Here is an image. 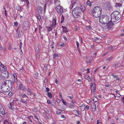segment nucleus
Segmentation results:
<instances>
[{"mask_svg":"<svg viewBox=\"0 0 124 124\" xmlns=\"http://www.w3.org/2000/svg\"><path fill=\"white\" fill-rule=\"evenodd\" d=\"M72 15L75 18H79L81 14L80 8L77 7L73 9L72 12Z\"/></svg>","mask_w":124,"mask_h":124,"instance_id":"4","label":"nucleus"},{"mask_svg":"<svg viewBox=\"0 0 124 124\" xmlns=\"http://www.w3.org/2000/svg\"><path fill=\"white\" fill-rule=\"evenodd\" d=\"M59 45L60 46H64V44L63 42H61L59 44Z\"/></svg>","mask_w":124,"mask_h":124,"instance_id":"47","label":"nucleus"},{"mask_svg":"<svg viewBox=\"0 0 124 124\" xmlns=\"http://www.w3.org/2000/svg\"><path fill=\"white\" fill-rule=\"evenodd\" d=\"M14 25L15 26H17L18 25V22L17 21L14 22Z\"/></svg>","mask_w":124,"mask_h":124,"instance_id":"52","label":"nucleus"},{"mask_svg":"<svg viewBox=\"0 0 124 124\" xmlns=\"http://www.w3.org/2000/svg\"><path fill=\"white\" fill-rule=\"evenodd\" d=\"M60 54H54L53 55V58L55 59L56 57H59L60 56Z\"/></svg>","mask_w":124,"mask_h":124,"instance_id":"23","label":"nucleus"},{"mask_svg":"<svg viewBox=\"0 0 124 124\" xmlns=\"http://www.w3.org/2000/svg\"><path fill=\"white\" fill-rule=\"evenodd\" d=\"M0 63H1V66L2 67H3L4 69L6 70L7 69V68L6 67L4 66V65L2 64L1 62H0Z\"/></svg>","mask_w":124,"mask_h":124,"instance_id":"44","label":"nucleus"},{"mask_svg":"<svg viewBox=\"0 0 124 124\" xmlns=\"http://www.w3.org/2000/svg\"><path fill=\"white\" fill-rule=\"evenodd\" d=\"M14 82H16L17 81V76L16 74H14L13 75Z\"/></svg>","mask_w":124,"mask_h":124,"instance_id":"19","label":"nucleus"},{"mask_svg":"<svg viewBox=\"0 0 124 124\" xmlns=\"http://www.w3.org/2000/svg\"><path fill=\"white\" fill-rule=\"evenodd\" d=\"M53 27H47L46 28L48 31H50L53 29Z\"/></svg>","mask_w":124,"mask_h":124,"instance_id":"39","label":"nucleus"},{"mask_svg":"<svg viewBox=\"0 0 124 124\" xmlns=\"http://www.w3.org/2000/svg\"><path fill=\"white\" fill-rule=\"evenodd\" d=\"M107 7L109 10H112L113 7L112 6L110 5H108Z\"/></svg>","mask_w":124,"mask_h":124,"instance_id":"37","label":"nucleus"},{"mask_svg":"<svg viewBox=\"0 0 124 124\" xmlns=\"http://www.w3.org/2000/svg\"><path fill=\"white\" fill-rule=\"evenodd\" d=\"M54 3L55 5H59L60 4V2L58 0H55L54 2Z\"/></svg>","mask_w":124,"mask_h":124,"instance_id":"29","label":"nucleus"},{"mask_svg":"<svg viewBox=\"0 0 124 124\" xmlns=\"http://www.w3.org/2000/svg\"><path fill=\"white\" fill-rule=\"evenodd\" d=\"M4 109L2 106V105L0 104V111H1V110H2Z\"/></svg>","mask_w":124,"mask_h":124,"instance_id":"53","label":"nucleus"},{"mask_svg":"<svg viewBox=\"0 0 124 124\" xmlns=\"http://www.w3.org/2000/svg\"><path fill=\"white\" fill-rule=\"evenodd\" d=\"M93 101L94 102H96L98 101V100L97 97L94 96L93 97Z\"/></svg>","mask_w":124,"mask_h":124,"instance_id":"33","label":"nucleus"},{"mask_svg":"<svg viewBox=\"0 0 124 124\" xmlns=\"http://www.w3.org/2000/svg\"><path fill=\"white\" fill-rule=\"evenodd\" d=\"M62 37L63 39L65 40L66 41L67 40V39L65 36L64 35H63Z\"/></svg>","mask_w":124,"mask_h":124,"instance_id":"61","label":"nucleus"},{"mask_svg":"<svg viewBox=\"0 0 124 124\" xmlns=\"http://www.w3.org/2000/svg\"><path fill=\"white\" fill-rule=\"evenodd\" d=\"M4 73L5 74V77L6 79L8 78L9 76V74L8 72L7 71V70H4Z\"/></svg>","mask_w":124,"mask_h":124,"instance_id":"17","label":"nucleus"},{"mask_svg":"<svg viewBox=\"0 0 124 124\" xmlns=\"http://www.w3.org/2000/svg\"><path fill=\"white\" fill-rule=\"evenodd\" d=\"M93 2H91L90 1L88 0L86 2V5L90 7L91 6L92 3H93Z\"/></svg>","mask_w":124,"mask_h":124,"instance_id":"27","label":"nucleus"},{"mask_svg":"<svg viewBox=\"0 0 124 124\" xmlns=\"http://www.w3.org/2000/svg\"><path fill=\"white\" fill-rule=\"evenodd\" d=\"M18 89H19L24 91L25 90V88L24 86H23L22 84H20L18 85Z\"/></svg>","mask_w":124,"mask_h":124,"instance_id":"16","label":"nucleus"},{"mask_svg":"<svg viewBox=\"0 0 124 124\" xmlns=\"http://www.w3.org/2000/svg\"><path fill=\"white\" fill-rule=\"evenodd\" d=\"M28 98H22L21 99H23V101H24V103H27L29 101V100L28 99Z\"/></svg>","mask_w":124,"mask_h":124,"instance_id":"32","label":"nucleus"},{"mask_svg":"<svg viewBox=\"0 0 124 124\" xmlns=\"http://www.w3.org/2000/svg\"><path fill=\"white\" fill-rule=\"evenodd\" d=\"M37 19L39 20L40 22H41L42 19L40 16L39 15H38V16H37Z\"/></svg>","mask_w":124,"mask_h":124,"instance_id":"36","label":"nucleus"},{"mask_svg":"<svg viewBox=\"0 0 124 124\" xmlns=\"http://www.w3.org/2000/svg\"><path fill=\"white\" fill-rule=\"evenodd\" d=\"M86 29L88 30H91V26H86L85 27Z\"/></svg>","mask_w":124,"mask_h":124,"instance_id":"46","label":"nucleus"},{"mask_svg":"<svg viewBox=\"0 0 124 124\" xmlns=\"http://www.w3.org/2000/svg\"><path fill=\"white\" fill-rule=\"evenodd\" d=\"M0 112L1 113V114L3 115H4V117L6 116V114L5 113V111L4 110V109H3V110H1V111H0Z\"/></svg>","mask_w":124,"mask_h":124,"instance_id":"35","label":"nucleus"},{"mask_svg":"<svg viewBox=\"0 0 124 124\" xmlns=\"http://www.w3.org/2000/svg\"><path fill=\"white\" fill-rule=\"evenodd\" d=\"M111 75L114 78H116L117 80H119L120 79V78L117 77V76L113 74H112Z\"/></svg>","mask_w":124,"mask_h":124,"instance_id":"28","label":"nucleus"},{"mask_svg":"<svg viewBox=\"0 0 124 124\" xmlns=\"http://www.w3.org/2000/svg\"><path fill=\"white\" fill-rule=\"evenodd\" d=\"M103 18V20L104 21V24H106L109 22V17L107 16H105Z\"/></svg>","mask_w":124,"mask_h":124,"instance_id":"12","label":"nucleus"},{"mask_svg":"<svg viewBox=\"0 0 124 124\" xmlns=\"http://www.w3.org/2000/svg\"><path fill=\"white\" fill-rule=\"evenodd\" d=\"M90 88L91 91V93H92V90H93V93L94 94H96V92L95 90L96 89V85L94 83L91 84L90 86Z\"/></svg>","mask_w":124,"mask_h":124,"instance_id":"7","label":"nucleus"},{"mask_svg":"<svg viewBox=\"0 0 124 124\" xmlns=\"http://www.w3.org/2000/svg\"><path fill=\"white\" fill-rule=\"evenodd\" d=\"M92 107L93 109V110L95 111L96 109V105L94 103H93L92 104Z\"/></svg>","mask_w":124,"mask_h":124,"instance_id":"20","label":"nucleus"},{"mask_svg":"<svg viewBox=\"0 0 124 124\" xmlns=\"http://www.w3.org/2000/svg\"><path fill=\"white\" fill-rule=\"evenodd\" d=\"M35 49L36 54L37 57L38 58L39 55V46H37V47L35 48Z\"/></svg>","mask_w":124,"mask_h":124,"instance_id":"13","label":"nucleus"},{"mask_svg":"<svg viewBox=\"0 0 124 124\" xmlns=\"http://www.w3.org/2000/svg\"><path fill=\"white\" fill-rule=\"evenodd\" d=\"M4 70H2L0 73V77L3 80H5L6 79L5 77V74L4 72Z\"/></svg>","mask_w":124,"mask_h":124,"instance_id":"11","label":"nucleus"},{"mask_svg":"<svg viewBox=\"0 0 124 124\" xmlns=\"http://www.w3.org/2000/svg\"><path fill=\"white\" fill-rule=\"evenodd\" d=\"M55 10L57 13L61 15L63 12V7L60 5H57L56 7Z\"/></svg>","mask_w":124,"mask_h":124,"instance_id":"5","label":"nucleus"},{"mask_svg":"<svg viewBox=\"0 0 124 124\" xmlns=\"http://www.w3.org/2000/svg\"><path fill=\"white\" fill-rule=\"evenodd\" d=\"M122 100L123 101V104H124V96L122 98Z\"/></svg>","mask_w":124,"mask_h":124,"instance_id":"64","label":"nucleus"},{"mask_svg":"<svg viewBox=\"0 0 124 124\" xmlns=\"http://www.w3.org/2000/svg\"><path fill=\"white\" fill-rule=\"evenodd\" d=\"M12 85V83L11 81L9 80L4 81L1 86L2 91L4 92H8L11 89Z\"/></svg>","mask_w":124,"mask_h":124,"instance_id":"1","label":"nucleus"},{"mask_svg":"<svg viewBox=\"0 0 124 124\" xmlns=\"http://www.w3.org/2000/svg\"><path fill=\"white\" fill-rule=\"evenodd\" d=\"M12 95V93L11 92H10L8 93V95L10 96H11Z\"/></svg>","mask_w":124,"mask_h":124,"instance_id":"63","label":"nucleus"},{"mask_svg":"<svg viewBox=\"0 0 124 124\" xmlns=\"http://www.w3.org/2000/svg\"><path fill=\"white\" fill-rule=\"evenodd\" d=\"M112 59V57H108L107 59V61L111 60Z\"/></svg>","mask_w":124,"mask_h":124,"instance_id":"54","label":"nucleus"},{"mask_svg":"<svg viewBox=\"0 0 124 124\" xmlns=\"http://www.w3.org/2000/svg\"><path fill=\"white\" fill-rule=\"evenodd\" d=\"M113 22H112L109 21V23H107V24L105 27V29H107L108 30H109L111 28L112 25V23Z\"/></svg>","mask_w":124,"mask_h":124,"instance_id":"9","label":"nucleus"},{"mask_svg":"<svg viewBox=\"0 0 124 124\" xmlns=\"http://www.w3.org/2000/svg\"><path fill=\"white\" fill-rule=\"evenodd\" d=\"M64 20V17L63 16V15H62V17H61V23H62L63 21Z\"/></svg>","mask_w":124,"mask_h":124,"instance_id":"51","label":"nucleus"},{"mask_svg":"<svg viewBox=\"0 0 124 124\" xmlns=\"http://www.w3.org/2000/svg\"><path fill=\"white\" fill-rule=\"evenodd\" d=\"M121 17V15L120 13L118 11H115L111 14L110 21L113 22H116L119 20Z\"/></svg>","mask_w":124,"mask_h":124,"instance_id":"2","label":"nucleus"},{"mask_svg":"<svg viewBox=\"0 0 124 124\" xmlns=\"http://www.w3.org/2000/svg\"><path fill=\"white\" fill-rule=\"evenodd\" d=\"M61 101L64 105L65 106L67 105L68 104L66 102L64 99L62 98L61 99Z\"/></svg>","mask_w":124,"mask_h":124,"instance_id":"30","label":"nucleus"},{"mask_svg":"<svg viewBox=\"0 0 124 124\" xmlns=\"http://www.w3.org/2000/svg\"><path fill=\"white\" fill-rule=\"evenodd\" d=\"M28 118L29 119L30 122L31 123L32 122V119L33 118V116H30L28 117Z\"/></svg>","mask_w":124,"mask_h":124,"instance_id":"40","label":"nucleus"},{"mask_svg":"<svg viewBox=\"0 0 124 124\" xmlns=\"http://www.w3.org/2000/svg\"><path fill=\"white\" fill-rule=\"evenodd\" d=\"M71 4L70 7V9H71L74 6H77L80 4V2L78 0H73Z\"/></svg>","mask_w":124,"mask_h":124,"instance_id":"6","label":"nucleus"},{"mask_svg":"<svg viewBox=\"0 0 124 124\" xmlns=\"http://www.w3.org/2000/svg\"><path fill=\"white\" fill-rule=\"evenodd\" d=\"M103 19V16H101L99 18V21L102 24H104Z\"/></svg>","mask_w":124,"mask_h":124,"instance_id":"21","label":"nucleus"},{"mask_svg":"<svg viewBox=\"0 0 124 124\" xmlns=\"http://www.w3.org/2000/svg\"><path fill=\"white\" fill-rule=\"evenodd\" d=\"M46 92H47V93L49 91V89L48 87H46Z\"/></svg>","mask_w":124,"mask_h":124,"instance_id":"62","label":"nucleus"},{"mask_svg":"<svg viewBox=\"0 0 124 124\" xmlns=\"http://www.w3.org/2000/svg\"><path fill=\"white\" fill-rule=\"evenodd\" d=\"M21 95L22 97V98H28V97H27V96H26V95L24 93H21Z\"/></svg>","mask_w":124,"mask_h":124,"instance_id":"24","label":"nucleus"},{"mask_svg":"<svg viewBox=\"0 0 124 124\" xmlns=\"http://www.w3.org/2000/svg\"><path fill=\"white\" fill-rule=\"evenodd\" d=\"M53 0H48V2L50 5L53 3Z\"/></svg>","mask_w":124,"mask_h":124,"instance_id":"49","label":"nucleus"},{"mask_svg":"<svg viewBox=\"0 0 124 124\" xmlns=\"http://www.w3.org/2000/svg\"><path fill=\"white\" fill-rule=\"evenodd\" d=\"M47 95L48 97L50 98H52V95L51 93L50 92L47 93Z\"/></svg>","mask_w":124,"mask_h":124,"instance_id":"42","label":"nucleus"},{"mask_svg":"<svg viewBox=\"0 0 124 124\" xmlns=\"http://www.w3.org/2000/svg\"><path fill=\"white\" fill-rule=\"evenodd\" d=\"M67 97L71 100H73L74 97L73 96H68Z\"/></svg>","mask_w":124,"mask_h":124,"instance_id":"55","label":"nucleus"},{"mask_svg":"<svg viewBox=\"0 0 124 124\" xmlns=\"http://www.w3.org/2000/svg\"><path fill=\"white\" fill-rule=\"evenodd\" d=\"M122 4L120 3H116L115 5V7L118 8L122 7Z\"/></svg>","mask_w":124,"mask_h":124,"instance_id":"18","label":"nucleus"},{"mask_svg":"<svg viewBox=\"0 0 124 124\" xmlns=\"http://www.w3.org/2000/svg\"><path fill=\"white\" fill-rule=\"evenodd\" d=\"M25 2L26 3L27 5L26 7L27 8H29V2L28 1V0H25Z\"/></svg>","mask_w":124,"mask_h":124,"instance_id":"38","label":"nucleus"},{"mask_svg":"<svg viewBox=\"0 0 124 124\" xmlns=\"http://www.w3.org/2000/svg\"><path fill=\"white\" fill-rule=\"evenodd\" d=\"M76 44H77V47L78 48L79 47V43L78 41H76Z\"/></svg>","mask_w":124,"mask_h":124,"instance_id":"60","label":"nucleus"},{"mask_svg":"<svg viewBox=\"0 0 124 124\" xmlns=\"http://www.w3.org/2000/svg\"><path fill=\"white\" fill-rule=\"evenodd\" d=\"M99 38H95L93 39V40L94 41H96L97 40H98Z\"/></svg>","mask_w":124,"mask_h":124,"instance_id":"56","label":"nucleus"},{"mask_svg":"<svg viewBox=\"0 0 124 124\" xmlns=\"http://www.w3.org/2000/svg\"><path fill=\"white\" fill-rule=\"evenodd\" d=\"M4 13H5V16H6V17H7L8 16V15L7 13V11H6V9H5V10Z\"/></svg>","mask_w":124,"mask_h":124,"instance_id":"58","label":"nucleus"},{"mask_svg":"<svg viewBox=\"0 0 124 124\" xmlns=\"http://www.w3.org/2000/svg\"><path fill=\"white\" fill-rule=\"evenodd\" d=\"M16 8V9L19 11L20 10L22 11L23 9V8L19 6H18V7H17Z\"/></svg>","mask_w":124,"mask_h":124,"instance_id":"34","label":"nucleus"},{"mask_svg":"<svg viewBox=\"0 0 124 124\" xmlns=\"http://www.w3.org/2000/svg\"><path fill=\"white\" fill-rule=\"evenodd\" d=\"M14 102H15L14 100H13V101L11 102L8 104V107L10 109H12L14 108Z\"/></svg>","mask_w":124,"mask_h":124,"instance_id":"14","label":"nucleus"},{"mask_svg":"<svg viewBox=\"0 0 124 124\" xmlns=\"http://www.w3.org/2000/svg\"><path fill=\"white\" fill-rule=\"evenodd\" d=\"M46 4H45V5L43 7L44 9V12H45V11H46Z\"/></svg>","mask_w":124,"mask_h":124,"instance_id":"57","label":"nucleus"},{"mask_svg":"<svg viewBox=\"0 0 124 124\" xmlns=\"http://www.w3.org/2000/svg\"><path fill=\"white\" fill-rule=\"evenodd\" d=\"M23 99H21L19 101L18 99L14 100L15 102L17 104H18L20 105H22L23 103H24V101H23Z\"/></svg>","mask_w":124,"mask_h":124,"instance_id":"10","label":"nucleus"},{"mask_svg":"<svg viewBox=\"0 0 124 124\" xmlns=\"http://www.w3.org/2000/svg\"><path fill=\"white\" fill-rule=\"evenodd\" d=\"M29 95H31L33 94L32 93L31 91V90L29 88H28L27 90Z\"/></svg>","mask_w":124,"mask_h":124,"instance_id":"25","label":"nucleus"},{"mask_svg":"<svg viewBox=\"0 0 124 124\" xmlns=\"http://www.w3.org/2000/svg\"><path fill=\"white\" fill-rule=\"evenodd\" d=\"M8 121L7 120H5L4 122V124H9Z\"/></svg>","mask_w":124,"mask_h":124,"instance_id":"48","label":"nucleus"},{"mask_svg":"<svg viewBox=\"0 0 124 124\" xmlns=\"http://www.w3.org/2000/svg\"><path fill=\"white\" fill-rule=\"evenodd\" d=\"M80 8V11H81L83 12H84L86 9L85 7L82 6H81Z\"/></svg>","mask_w":124,"mask_h":124,"instance_id":"26","label":"nucleus"},{"mask_svg":"<svg viewBox=\"0 0 124 124\" xmlns=\"http://www.w3.org/2000/svg\"><path fill=\"white\" fill-rule=\"evenodd\" d=\"M115 46H110L108 47V49L110 51L113 50L115 49Z\"/></svg>","mask_w":124,"mask_h":124,"instance_id":"31","label":"nucleus"},{"mask_svg":"<svg viewBox=\"0 0 124 124\" xmlns=\"http://www.w3.org/2000/svg\"><path fill=\"white\" fill-rule=\"evenodd\" d=\"M90 60H89L88 61V63H91V62H92V60L93 59V57L92 56L91 57H90Z\"/></svg>","mask_w":124,"mask_h":124,"instance_id":"50","label":"nucleus"},{"mask_svg":"<svg viewBox=\"0 0 124 124\" xmlns=\"http://www.w3.org/2000/svg\"><path fill=\"white\" fill-rule=\"evenodd\" d=\"M56 24V18H54L53 20L52 24L51 25V27H53L55 26Z\"/></svg>","mask_w":124,"mask_h":124,"instance_id":"15","label":"nucleus"},{"mask_svg":"<svg viewBox=\"0 0 124 124\" xmlns=\"http://www.w3.org/2000/svg\"><path fill=\"white\" fill-rule=\"evenodd\" d=\"M62 112L60 109H58L56 113L57 114L59 115L62 114Z\"/></svg>","mask_w":124,"mask_h":124,"instance_id":"41","label":"nucleus"},{"mask_svg":"<svg viewBox=\"0 0 124 124\" xmlns=\"http://www.w3.org/2000/svg\"><path fill=\"white\" fill-rule=\"evenodd\" d=\"M25 23L23 24V27L24 28V27H25L27 28V27H29V24L28 22H26Z\"/></svg>","mask_w":124,"mask_h":124,"instance_id":"22","label":"nucleus"},{"mask_svg":"<svg viewBox=\"0 0 124 124\" xmlns=\"http://www.w3.org/2000/svg\"><path fill=\"white\" fill-rule=\"evenodd\" d=\"M45 111L46 113L47 114H50L51 113V111L49 109H46Z\"/></svg>","mask_w":124,"mask_h":124,"instance_id":"43","label":"nucleus"},{"mask_svg":"<svg viewBox=\"0 0 124 124\" xmlns=\"http://www.w3.org/2000/svg\"><path fill=\"white\" fill-rule=\"evenodd\" d=\"M101 12V8L99 6H96L93 8L92 13L94 17L98 18L100 16Z\"/></svg>","mask_w":124,"mask_h":124,"instance_id":"3","label":"nucleus"},{"mask_svg":"<svg viewBox=\"0 0 124 124\" xmlns=\"http://www.w3.org/2000/svg\"><path fill=\"white\" fill-rule=\"evenodd\" d=\"M36 9L37 12L39 14H41L43 11V8L40 6H38L36 7Z\"/></svg>","mask_w":124,"mask_h":124,"instance_id":"8","label":"nucleus"},{"mask_svg":"<svg viewBox=\"0 0 124 124\" xmlns=\"http://www.w3.org/2000/svg\"><path fill=\"white\" fill-rule=\"evenodd\" d=\"M62 27L63 28V32H68V31L66 30V29H66V27H63V26H62Z\"/></svg>","mask_w":124,"mask_h":124,"instance_id":"45","label":"nucleus"},{"mask_svg":"<svg viewBox=\"0 0 124 124\" xmlns=\"http://www.w3.org/2000/svg\"><path fill=\"white\" fill-rule=\"evenodd\" d=\"M69 106L70 108H74V106L72 104H70V105Z\"/></svg>","mask_w":124,"mask_h":124,"instance_id":"59","label":"nucleus"}]
</instances>
